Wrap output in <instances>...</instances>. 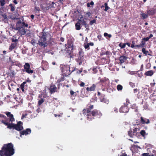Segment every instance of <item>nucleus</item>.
Masks as SVG:
<instances>
[{"mask_svg":"<svg viewBox=\"0 0 156 156\" xmlns=\"http://www.w3.org/2000/svg\"><path fill=\"white\" fill-rule=\"evenodd\" d=\"M94 106L89 104L87 105V107L83 110V114L87 116V119L88 121H91L94 119V117L99 118L102 115L101 112L97 109L91 111L93 109Z\"/></svg>","mask_w":156,"mask_h":156,"instance_id":"nucleus-1","label":"nucleus"},{"mask_svg":"<svg viewBox=\"0 0 156 156\" xmlns=\"http://www.w3.org/2000/svg\"><path fill=\"white\" fill-rule=\"evenodd\" d=\"M5 113L6 114L7 116L9 117V118H7L6 117V120H2V122L7 126V128L10 129H13L20 131V121L17 122V125L11 123L10 122H12L15 121L13 115L11 114L10 112H5Z\"/></svg>","mask_w":156,"mask_h":156,"instance_id":"nucleus-2","label":"nucleus"},{"mask_svg":"<svg viewBox=\"0 0 156 156\" xmlns=\"http://www.w3.org/2000/svg\"><path fill=\"white\" fill-rule=\"evenodd\" d=\"M14 153L13 145L11 143L4 144L0 150L1 156H12Z\"/></svg>","mask_w":156,"mask_h":156,"instance_id":"nucleus-3","label":"nucleus"},{"mask_svg":"<svg viewBox=\"0 0 156 156\" xmlns=\"http://www.w3.org/2000/svg\"><path fill=\"white\" fill-rule=\"evenodd\" d=\"M40 35L39 37L41 39L40 40L38 41V44L41 47L44 48L46 47L48 45V44L46 42L47 36L46 33L44 32V30H43L42 32L40 33Z\"/></svg>","mask_w":156,"mask_h":156,"instance_id":"nucleus-4","label":"nucleus"},{"mask_svg":"<svg viewBox=\"0 0 156 156\" xmlns=\"http://www.w3.org/2000/svg\"><path fill=\"white\" fill-rule=\"evenodd\" d=\"M60 67L62 72L66 76H68L72 73L69 65H62Z\"/></svg>","mask_w":156,"mask_h":156,"instance_id":"nucleus-5","label":"nucleus"},{"mask_svg":"<svg viewBox=\"0 0 156 156\" xmlns=\"http://www.w3.org/2000/svg\"><path fill=\"white\" fill-rule=\"evenodd\" d=\"M20 24H21V27H20V34L21 36L26 34V32L27 30L26 28L28 27V25L25 22L21 23L20 21Z\"/></svg>","mask_w":156,"mask_h":156,"instance_id":"nucleus-6","label":"nucleus"},{"mask_svg":"<svg viewBox=\"0 0 156 156\" xmlns=\"http://www.w3.org/2000/svg\"><path fill=\"white\" fill-rule=\"evenodd\" d=\"M84 52L82 50L79 51V56L77 59V62L79 65H81L83 61Z\"/></svg>","mask_w":156,"mask_h":156,"instance_id":"nucleus-7","label":"nucleus"},{"mask_svg":"<svg viewBox=\"0 0 156 156\" xmlns=\"http://www.w3.org/2000/svg\"><path fill=\"white\" fill-rule=\"evenodd\" d=\"M98 96L101 102L105 103L108 104V103L109 101L105 97V95L103 94H101L100 92H98Z\"/></svg>","mask_w":156,"mask_h":156,"instance_id":"nucleus-8","label":"nucleus"},{"mask_svg":"<svg viewBox=\"0 0 156 156\" xmlns=\"http://www.w3.org/2000/svg\"><path fill=\"white\" fill-rule=\"evenodd\" d=\"M24 70L23 71H25L27 73L31 74L34 73V71L31 69L30 68V66L29 63H26L24 66Z\"/></svg>","mask_w":156,"mask_h":156,"instance_id":"nucleus-9","label":"nucleus"},{"mask_svg":"<svg viewBox=\"0 0 156 156\" xmlns=\"http://www.w3.org/2000/svg\"><path fill=\"white\" fill-rule=\"evenodd\" d=\"M57 87L55 86L53 84H51V85H50L49 88L50 93L52 94L55 92H58L59 91L57 90Z\"/></svg>","mask_w":156,"mask_h":156,"instance_id":"nucleus-10","label":"nucleus"},{"mask_svg":"<svg viewBox=\"0 0 156 156\" xmlns=\"http://www.w3.org/2000/svg\"><path fill=\"white\" fill-rule=\"evenodd\" d=\"M100 84L104 87H107L109 85V80L108 79H102L100 80Z\"/></svg>","mask_w":156,"mask_h":156,"instance_id":"nucleus-11","label":"nucleus"},{"mask_svg":"<svg viewBox=\"0 0 156 156\" xmlns=\"http://www.w3.org/2000/svg\"><path fill=\"white\" fill-rule=\"evenodd\" d=\"M129 108L127 106L124 105H122L119 109V112L121 113H127L129 111Z\"/></svg>","mask_w":156,"mask_h":156,"instance_id":"nucleus-12","label":"nucleus"},{"mask_svg":"<svg viewBox=\"0 0 156 156\" xmlns=\"http://www.w3.org/2000/svg\"><path fill=\"white\" fill-rule=\"evenodd\" d=\"M100 83H96V84H93L92 86L90 87H87L86 88V90L87 91H93L95 90V88L96 87L100 85Z\"/></svg>","mask_w":156,"mask_h":156,"instance_id":"nucleus-13","label":"nucleus"},{"mask_svg":"<svg viewBox=\"0 0 156 156\" xmlns=\"http://www.w3.org/2000/svg\"><path fill=\"white\" fill-rule=\"evenodd\" d=\"M31 129H27L25 130H23L20 132V136H21V135H26L28 134H29L31 133Z\"/></svg>","mask_w":156,"mask_h":156,"instance_id":"nucleus-14","label":"nucleus"},{"mask_svg":"<svg viewBox=\"0 0 156 156\" xmlns=\"http://www.w3.org/2000/svg\"><path fill=\"white\" fill-rule=\"evenodd\" d=\"M132 44H131L130 47L132 48H133L134 47L140 48L141 47H143V46L144 44V43L142 41V44H137L135 45V42L134 41H132Z\"/></svg>","mask_w":156,"mask_h":156,"instance_id":"nucleus-15","label":"nucleus"},{"mask_svg":"<svg viewBox=\"0 0 156 156\" xmlns=\"http://www.w3.org/2000/svg\"><path fill=\"white\" fill-rule=\"evenodd\" d=\"M26 83L27 82L26 81L24 82L20 85V88H21L22 91L24 93H26V91L27 90L26 87H27V85H25Z\"/></svg>","mask_w":156,"mask_h":156,"instance_id":"nucleus-16","label":"nucleus"},{"mask_svg":"<svg viewBox=\"0 0 156 156\" xmlns=\"http://www.w3.org/2000/svg\"><path fill=\"white\" fill-rule=\"evenodd\" d=\"M140 121L142 124H148L150 123V121L149 119L144 118L142 116L140 117Z\"/></svg>","mask_w":156,"mask_h":156,"instance_id":"nucleus-17","label":"nucleus"},{"mask_svg":"<svg viewBox=\"0 0 156 156\" xmlns=\"http://www.w3.org/2000/svg\"><path fill=\"white\" fill-rule=\"evenodd\" d=\"M156 10L155 9L152 8L147 11V12L148 16H153L155 13Z\"/></svg>","mask_w":156,"mask_h":156,"instance_id":"nucleus-18","label":"nucleus"},{"mask_svg":"<svg viewBox=\"0 0 156 156\" xmlns=\"http://www.w3.org/2000/svg\"><path fill=\"white\" fill-rule=\"evenodd\" d=\"M140 129L138 128H137L136 127H134L133 128V133L135 135V136H138L139 135V133L137 132L139 131H140Z\"/></svg>","mask_w":156,"mask_h":156,"instance_id":"nucleus-19","label":"nucleus"},{"mask_svg":"<svg viewBox=\"0 0 156 156\" xmlns=\"http://www.w3.org/2000/svg\"><path fill=\"white\" fill-rule=\"evenodd\" d=\"M148 16L147 13L146 14L142 12H141V13L140 14V18L144 20L147 18Z\"/></svg>","mask_w":156,"mask_h":156,"instance_id":"nucleus-20","label":"nucleus"},{"mask_svg":"<svg viewBox=\"0 0 156 156\" xmlns=\"http://www.w3.org/2000/svg\"><path fill=\"white\" fill-rule=\"evenodd\" d=\"M126 59V57L124 56H120L119 58V60L120 61V62L121 63H123Z\"/></svg>","mask_w":156,"mask_h":156,"instance_id":"nucleus-21","label":"nucleus"},{"mask_svg":"<svg viewBox=\"0 0 156 156\" xmlns=\"http://www.w3.org/2000/svg\"><path fill=\"white\" fill-rule=\"evenodd\" d=\"M153 74V71L152 70H150L144 73V75L147 76H151Z\"/></svg>","mask_w":156,"mask_h":156,"instance_id":"nucleus-22","label":"nucleus"},{"mask_svg":"<svg viewBox=\"0 0 156 156\" xmlns=\"http://www.w3.org/2000/svg\"><path fill=\"white\" fill-rule=\"evenodd\" d=\"M17 43H14L11 44V45L10 46L9 49L10 51H12L13 49H14L16 46Z\"/></svg>","mask_w":156,"mask_h":156,"instance_id":"nucleus-23","label":"nucleus"},{"mask_svg":"<svg viewBox=\"0 0 156 156\" xmlns=\"http://www.w3.org/2000/svg\"><path fill=\"white\" fill-rule=\"evenodd\" d=\"M128 135L131 138H133L135 136V135L133 133V131L131 129H130L128 132Z\"/></svg>","mask_w":156,"mask_h":156,"instance_id":"nucleus-24","label":"nucleus"},{"mask_svg":"<svg viewBox=\"0 0 156 156\" xmlns=\"http://www.w3.org/2000/svg\"><path fill=\"white\" fill-rule=\"evenodd\" d=\"M149 39H149V37H144V38H143L141 40V44H142V41L144 43V44L143 45V47H144L145 46V41H148Z\"/></svg>","mask_w":156,"mask_h":156,"instance_id":"nucleus-25","label":"nucleus"},{"mask_svg":"<svg viewBox=\"0 0 156 156\" xmlns=\"http://www.w3.org/2000/svg\"><path fill=\"white\" fill-rule=\"evenodd\" d=\"M75 70H77V73L80 74L83 71V68H81L80 70H78L75 67H73L72 68V70L71 71V72H72Z\"/></svg>","mask_w":156,"mask_h":156,"instance_id":"nucleus-26","label":"nucleus"},{"mask_svg":"<svg viewBox=\"0 0 156 156\" xmlns=\"http://www.w3.org/2000/svg\"><path fill=\"white\" fill-rule=\"evenodd\" d=\"M7 74L8 76H10L11 78H12L14 75V73L13 71L9 72L7 73Z\"/></svg>","mask_w":156,"mask_h":156,"instance_id":"nucleus-27","label":"nucleus"},{"mask_svg":"<svg viewBox=\"0 0 156 156\" xmlns=\"http://www.w3.org/2000/svg\"><path fill=\"white\" fill-rule=\"evenodd\" d=\"M142 51L143 53L145 55H151L150 54H148L149 51H148L146 50L145 48H142Z\"/></svg>","mask_w":156,"mask_h":156,"instance_id":"nucleus-28","label":"nucleus"},{"mask_svg":"<svg viewBox=\"0 0 156 156\" xmlns=\"http://www.w3.org/2000/svg\"><path fill=\"white\" fill-rule=\"evenodd\" d=\"M62 76L61 77V78L58 80L57 81V83H60L61 81H63L64 80H66L65 79V76L63 75H62Z\"/></svg>","mask_w":156,"mask_h":156,"instance_id":"nucleus-29","label":"nucleus"},{"mask_svg":"<svg viewBox=\"0 0 156 156\" xmlns=\"http://www.w3.org/2000/svg\"><path fill=\"white\" fill-rule=\"evenodd\" d=\"M76 29L77 30H79L81 29L80 23L77 22L75 24Z\"/></svg>","mask_w":156,"mask_h":156,"instance_id":"nucleus-30","label":"nucleus"},{"mask_svg":"<svg viewBox=\"0 0 156 156\" xmlns=\"http://www.w3.org/2000/svg\"><path fill=\"white\" fill-rule=\"evenodd\" d=\"M131 108L134 110V111L136 112H137L138 111V107L136 106L135 104H133L132 105Z\"/></svg>","mask_w":156,"mask_h":156,"instance_id":"nucleus-31","label":"nucleus"},{"mask_svg":"<svg viewBox=\"0 0 156 156\" xmlns=\"http://www.w3.org/2000/svg\"><path fill=\"white\" fill-rule=\"evenodd\" d=\"M117 89L118 91H121L123 89V87L120 84H118L117 86Z\"/></svg>","mask_w":156,"mask_h":156,"instance_id":"nucleus-32","label":"nucleus"},{"mask_svg":"<svg viewBox=\"0 0 156 156\" xmlns=\"http://www.w3.org/2000/svg\"><path fill=\"white\" fill-rule=\"evenodd\" d=\"M44 101V100L42 98H41L38 101V105L39 106L41 105Z\"/></svg>","mask_w":156,"mask_h":156,"instance_id":"nucleus-33","label":"nucleus"},{"mask_svg":"<svg viewBox=\"0 0 156 156\" xmlns=\"http://www.w3.org/2000/svg\"><path fill=\"white\" fill-rule=\"evenodd\" d=\"M139 134H140L142 136L145 137L146 135V132L145 130H142L140 131Z\"/></svg>","mask_w":156,"mask_h":156,"instance_id":"nucleus-34","label":"nucleus"},{"mask_svg":"<svg viewBox=\"0 0 156 156\" xmlns=\"http://www.w3.org/2000/svg\"><path fill=\"white\" fill-rule=\"evenodd\" d=\"M68 48H69V50H72L73 49V46L72 44H68Z\"/></svg>","mask_w":156,"mask_h":156,"instance_id":"nucleus-35","label":"nucleus"},{"mask_svg":"<svg viewBox=\"0 0 156 156\" xmlns=\"http://www.w3.org/2000/svg\"><path fill=\"white\" fill-rule=\"evenodd\" d=\"M53 6L51 4L49 6H46L45 7H44V8L43 9L44 10V11H46L48 10L50 8H51V7H53Z\"/></svg>","mask_w":156,"mask_h":156,"instance_id":"nucleus-36","label":"nucleus"},{"mask_svg":"<svg viewBox=\"0 0 156 156\" xmlns=\"http://www.w3.org/2000/svg\"><path fill=\"white\" fill-rule=\"evenodd\" d=\"M104 5L105 6V9H104V11H107L109 9V8L108 6V4L107 3H105L104 4Z\"/></svg>","mask_w":156,"mask_h":156,"instance_id":"nucleus-37","label":"nucleus"},{"mask_svg":"<svg viewBox=\"0 0 156 156\" xmlns=\"http://www.w3.org/2000/svg\"><path fill=\"white\" fill-rule=\"evenodd\" d=\"M78 83L81 87H83L85 85V83L84 82L81 81H78Z\"/></svg>","mask_w":156,"mask_h":156,"instance_id":"nucleus-38","label":"nucleus"},{"mask_svg":"<svg viewBox=\"0 0 156 156\" xmlns=\"http://www.w3.org/2000/svg\"><path fill=\"white\" fill-rule=\"evenodd\" d=\"M40 11V9L39 7H38L37 5H35L34 7V11L35 12H37V11Z\"/></svg>","mask_w":156,"mask_h":156,"instance_id":"nucleus-39","label":"nucleus"},{"mask_svg":"<svg viewBox=\"0 0 156 156\" xmlns=\"http://www.w3.org/2000/svg\"><path fill=\"white\" fill-rule=\"evenodd\" d=\"M119 46L121 48H124L126 47V44L125 43L123 44L122 45L121 43H120L119 44Z\"/></svg>","mask_w":156,"mask_h":156,"instance_id":"nucleus-40","label":"nucleus"},{"mask_svg":"<svg viewBox=\"0 0 156 156\" xmlns=\"http://www.w3.org/2000/svg\"><path fill=\"white\" fill-rule=\"evenodd\" d=\"M9 6L11 7V10L12 11H13L15 10V7L12 4H11L9 5Z\"/></svg>","mask_w":156,"mask_h":156,"instance_id":"nucleus-41","label":"nucleus"},{"mask_svg":"<svg viewBox=\"0 0 156 156\" xmlns=\"http://www.w3.org/2000/svg\"><path fill=\"white\" fill-rule=\"evenodd\" d=\"M79 22H81V24L83 25H86V24L87 23H86V22L85 21H84V20H79Z\"/></svg>","mask_w":156,"mask_h":156,"instance_id":"nucleus-42","label":"nucleus"},{"mask_svg":"<svg viewBox=\"0 0 156 156\" xmlns=\"http://www.w3.org/2000/svg\"><path fill=\"white\" fill-rule=\"evenodd\" d=\"M130 103L129 101V100L127 98L126 99V103L124 104V105L127 106Z\"/></svg>","mask_w":156,"mask_h":156,"instance_id":"nucleus-43","label":"nucleus"},{"mask_svg":"<svg viewBox=\"0 0 156 156\" xmlns=\"http://www.w3.org/2000/svg\"><path fill=\"white\" fill-rule=\"evenodd\" d=\"M94 4L93 2L91 1L90 3H88L87 4V7H90V5H93Z\"/></svg>","mask_w":156,"mask_h":156,"instance_id":"nucleus-44","label":"nucleus"},{"mask_svg":"<svg viewBox=\"0 0 156 156\" xmlns=\"http://www.w3.org/2000/svg\"><path fill=\"white\" fill-rule=\"evenodd\" d=\"M149 156H156V151L154 150L152 151V153Z\"/></svg>","mask_w":156,"mask_h":156,"instance_id":"nucleus-45","label":"nucleus"},{"mask_svg":"<svg viewBox=\"0 0 156 156\" xmlns=\"http://www.w3.org/2000/svg\"><path fill=\"white\" fill-rule=\"evenodd\" d=\"M91 15V13L90 12H86L85 16L87 17H90Z\"/></svg>","mask_w":156,"mask_h":156,"instance_id":"nucleus-46","label":"nucleus"},{"mask_svg":"<svg viewBox=\"0 0 156 156\" xmlns=\"http://www.w3.org/2000/svg\"><path fill=\"white\" fill-rule=\"evenodd\" d=\"M0 1L1 6H3L5 5V0H2Z\"/></svg>","mask_w":156,"mask_h":156,"instance_id":"nucleus-47","label":"nucleus"},{"mask_svg":"<svg viewBox=\"0 0 156 156\" xmlns=\"http://www.w3.org/2000/svg\"><path fill=\"white\" fill-rule=\"evenodd\" d=\"M84 47L85 49H87V50L90 49L89 45L87 43V44H84Z\"/></svg>","mask_w":156,"mask_h":156,"instance_id":"nucleus-48","label":"nucleus"},{"mask_svg":"<svg viewBox=\"0 0 156 156\" xmlns=\"http://www.w3.org/2000/svg\"><path fill=\"white\" fill-rule=\"evenodd\" d=\"M96 22V20L95 19H94L92 20H91L90 21V25H92L94 23H95Z\"/></svg>","mask_w":156,"mask_h":156,"instance_id":"nucleus-49","label":"nucleus"},{"mask_svg":"<svg viewBox=\"0 0 156 156\" xmlns=\"http://www.w3.org/2000/svg\"><path fill=\"white\" fill-rule=\"evenodd\" d=\"M129 84L132 87H135V83H133L131 82H130L129 83Z\"/></svg>","mask_w":156,"mask_h":156,"instance_id":"nucleus-50","label":"nucleus"},{"mask_svg":"<svg viewBox=\"0 0 156 156\" xmlns=\"http://www.w3.org/2000/svg\"><path fill=\"white\" fill-rule=\"evenodd\" d=\"M12 42H14V43H18V40L17 39H15L14 38H12Z\"/></svg>","mask_w":156,"mask_h":156,"instance_id":"nucleus-51","label":"nucleus"},{"mask_svg":"<svg viewBox=\"0 0 156 156\" xmlns=\"http://www.w3.org/2000/svg\"><path fill=\"white\" fill-rule=\"evenodd\" d=\"M70 94L71 95H74V94H75V96L76 95V93L72 90H70Z\"/></svg>","mask_w":156,"mask_h":156,"instance_id":"nucleus-52","label":"nucleus"},{"mask_svg":"<svg viewBox=\"0 0 156 156\" xmlns=\"http://www.w3.org/2000/svg\"><path fill=\"white\" fill-rule=\"evenodd\" d=\"M63 115V113H60V114H59V115H56V114H54V115L55 116V117H56L57 116H58L59 117H62V115Z\"/></svg>","mask_w":156,"mask_h":156,"instance_id":"nucleus-53","label":"nucleus"},{"mask_svg":"<svg viewBox=\"0 0 156 156\" xmlns=\"http://www.w3.org/2000/svg\"><path fill=\"white\" fill-rule=\"evenodd\" d=\"M144 109H147L148 108V105L147 103H145L143 106Z\"/></svg>","mask_w":156,"mask_h":156,"instance_id":"nucleus-54","label":"nucleus"},{"mask_svg":"<svg viewBox=\"0 0 156 156\" xmlns=\"http://www.w3.org/2000/svg\"><path fill=\"white\" fill-rule=\"evenodd\" d=\"M15 18L17 19H20V18H18L19 15V14H18V12H16L15 13Z\"/></svg>","mask_w":156,"mask_h":156,"instance_id":"nucleus-55","label":"nucleus"},{"mask_svg":"<svg viewBox=\"0 0 156 156\" xmlns=\"http://www.w3.org/2000/svg\"><path fill=\"white\" fill-rule=\"evenodd\" d=\"M1 117L3 118L4 119V120H6V117L4 115H2V114L0 115V118H1Z\"/></svg>","mask_w":156,"mask_h":156,"instance_id":"nucleus-56","label":"nucleus"},{"mask_svg":"<svg viewBox=\"0 0 156 156\" xmlns=\"http://www.w3.org/2000/svg\"><path fill=\"white\" fill-rule=\"evenodd\" d=\"M150 155L148 153H144L142 154V156H149Z\"/></svg>","mask_w":156,"mask_h":156,"instance_id":"nucleus-57","label":"nucleus"},{"mask_svg":"<svg viewBox=\"0 0 156 156\" xmlns=\"http://www.w3.org/2000/svg\"><path fill=\"white\" fill-rule=\"evenodd\" d=\"M93 73H96L98 72V70L96 68H94L93 69Z\"/></svg>","mask_w":156,"mask_h":156,"instance_id":"nucleus-58","label":"nucleus"},{"mask_svg":"<svg viewBox=\"0 0 156 156\" xmlns=\"http://www.w3.org/2000/svg\"><path fill=\"white\" fill-rule=\"evenodd\" d=\"M113 109H114V112L115 113H117L118 112L119 110L116 108L115 107V108H114Z\"/></svg>","mask_w":156,"mask_h":156,"instance_id":"nucleus-59","label":"nucleus"},{"mask_svg":"<svg viewBox=\"0 0 156 156\" xmlns=\"http://www.w3.org/2000/svg\"><path fill=\"white\" fill-rule=\"evenodd\" d=\"M106 55H109L111 54V53L110 51H107L105 52Z\"/></svg>","mask_w":156,"mask_h":156,"instance_id":"nucleus-60","label":"nucleus"},{"mask_svg":"<svg viewBox=\"0 0 156 156\" xmlns=\"http://www.w3.org/2000/svg\"><path fill=\"white\" fill-rule=\"evenodd\" d=\"M60 83H58V84L57 86V90H58L59 91V90L60 88Z\"/></svg>","mask_w":156,"mask_h":156,"instance_id":"nucleus-61","label":"nucleus"},{"mask_svg":"<svg viewBox=\"0 0 156 156\" xmlns=\"http://www.w3.org/2000/svg\"><path fill=\"white\" fill-rule=\"evenodd\" d=\"M27 115V114H23L21 117V119H23V118L26 117Z\"/></svg>","mask_w":156,"mask_h":156,"instance_id":"nucleus-62","label":"nucleus"},{"mask_svg":"<svg viewBox=\"0 0 156 156\" xmlns=\"http://www.w3.org/2000/svg\"><path fill=\"white\" fill-rule=\"evenodd\" d=\"M138 91V90L136 88V89H134V90H133V92L134 93H136Z\"/></svg>","mask_w":156,"mask_h":156,"instance_id":"nucleus-63","label":"nucleus"},{"mask_svg":"<svg viewBox=\"0 0 156 156\" xmlns=\"http://www.w3.org/2000/svg\"><path fill=\"white\" fill-rule=\"evenodd\" d=\"M88 44H89V45H90V46H93L94 45V44L93 42H90V43H88Z\"/></svg>","mask_w":156,"mask_h":156,"instance_id":"nucleus-64","label":"nucleus"}]
</instances>
